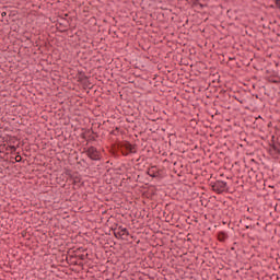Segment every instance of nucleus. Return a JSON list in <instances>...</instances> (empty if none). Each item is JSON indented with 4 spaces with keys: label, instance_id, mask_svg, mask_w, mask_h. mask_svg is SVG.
I'll use <instances>...</instances> for the list:
<instances>
[{
    "label": "nucleus",
    "instance_id": "nucleus-4",
    "mask_svg": "<svg viewBox=\"0 0 280 280\" xmlns=\"http://www.w3.org/2000/svg\"><path fill=\"white\" fill-rule=\"evenodd\" d=\"M154 170H155V167L153 166L148 172L149 176H152L153 178H155V176H156V172H154Z\"/></svg>",
    "mask_w": 280,
    "mask_h": 280
},
{
    "label": "nucleus",
    "instance_id": "nucleus-5",
    "mask_svg": "<svg viewBox=\"0 0 280 280\" xmlns=\"http://www.w3.org/2000/svg\"><path fill=\"white\" fill-rule=\"evenodd\" d=\"M127 233H128V230H127V229H121L120 235H126Z\"/></svg>",
    "mask_w": 280,
    "mask_h": 280
},
{
    "label": "nucleus",
    "instance_id": "nucleus-3",
    "mask_svg": "<svg viewBox=\"0 0 280 280\" xmlns=\"http://www.w3.org/2000/svg\"><path fill=\"white\" fill-rule=\"evenodd\" d=\"M124 147L126 148V150L128 152H133V150H135V147H132V144H130V143H125Z\"/></svg>",
    "mask_w": 280,
    "mask_h": 280
},
{
    "label": "nucleus",
    "instance_id": "nucleus-8",
    "mask_svg": "<svg viewBox=\"0 0 280 280\" xmlns=\"http://www.w3.org/2000/svg\"><path fill=\"white\" fill-rule=\"evenodd\" d=\"M15 161H21V156L20 155H18L16 158H15Z\"/></svg>",
    "mask_w": 280,
    "mask_h": 280
},
{
    "label": "nucleus",
    "instance_id": "nucleus-9",
    "mask_svg": "<svg viewBox=\"0 0 280 280\" xmlns=\"http://www.w3.org/2000/svg\"><path fill=\"white\" fill-rule=\"evenodd\" d=\"M2 16H5V13H2Z\"/></svg>",
    "mask_w": 280,
    "mask_h": 280
},
{
    "label": "nucleus",
    "instance_id": "nucleus-1",
    "mask_svg": "<svg viewBox=\"0 0 280 280\" xmlns=\"http://www.w3.org/2000/svg\"><path fill=\"white\" fill-rule=\"evenodd\" d=\"M88 156H90L92 159V161H100V152L97 151V149L91 147L88 150Z\"/></svg>",
    "mask_w": 280,
    "mask_h": 280
},
{
    "label": "nucleus",
    "instance_id": "nucleus-6",
    "mask_svg": "<svg viewBox=\"0 0 280 280\" xmlns=\"http://www.w3.org/2000/svg\"><path fill=\"white\" fill-rule=\"evenodd\" d=\"M219 240L222 242V240H224V233L219 235Z\"/></svg>",
    "mask_w": 280,
    "mask_h": 280
},
{
    "label": "nucleus",
    "instance_id": "nucleus-2",
    "mask_svg": "<svg viewBox=\"0 0 280 280\" xmlns=\"http://www.w3.org/2000/svg\"><path fill=\"white\" fill-rule=\"evenodd\" d=\"M214 191H224L226 189V183L220 182L219 186H213Z\"/></svg>",
    "mask_w": 280,
    "mask_h": 280
},
{
    "label": "nucleus",
    "instance_id": "nucleus-7",
    "mask_svg": "<svg viewBox=\"0 0 280 280\" xmlns=\"http://www.w3.org/2000/svg\"><path fill=\"white\" fill-rule=\"evenodd\" d=\"M278 8L280 9V0H276Z\"/></svg>",
    "mask_w": 280,
    "mask_h": 280
}]
</instances>
